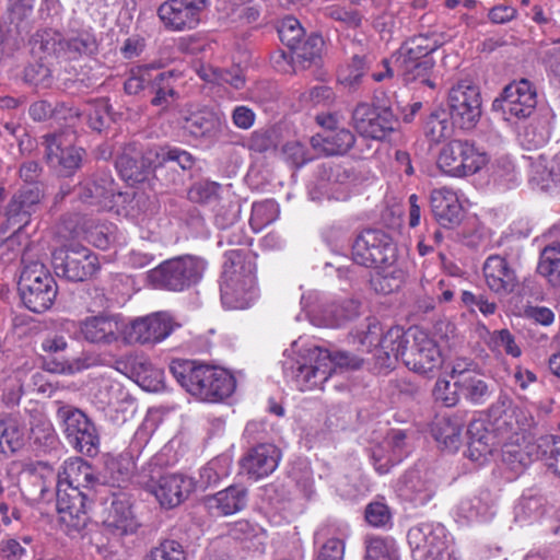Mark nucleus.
I'll return each mask as SVG.
<instances>
[{"label":"nucleus","instance_id":"nucleus-10","mask_svg":"<svg viewBox=\"0 0 560 560\" xmlns=\"http://www.w3.org/2000/svg\"><path fill=\"white\" fill-rule=\"evenodd\" d=\"M52 266L58 277L72 282L85 281L100 269L97 256L80 245L56 249L52 254Z\"/></svg>","mask_w":560,"mask_h":560},{"label":"nucleus","instance_id":"nucleus-50","mask_svg":"<svg viewBox=\"0 0 560 560\" xmlns=\"http://www.w3.org/2000/svg\"><path fill=\"white\" fill-rule=\"evenodd\" d=\"M376 113L377 112L368 104H359L353 110L352 119L354 129L366 140H380L375 133L373 135V122Z\"/></svg>","mask_w":560,"mask_h":560},{"label":"nucleus","instance_id":"nucleus-35","mask_svg":"<svg viewBox=\"0 0 560 560\" xmlns=\"http://www.w3.org/2000/svg\"><path fill=\"white\" fill-rule=\"evenodd\" d=\"M460 395L472 405H483L492 395L493 387L479 373H466L455 381Z\"/></svg>","mask_w":560,"mask_h":560},{"label":"nucleus","instance_id":"nucleus-48","mask_svg":"<svg viewBox=\"0 0 560 560\" xmlns=\"http://www.w3.org/2000/svg\"><path fill=\"white\" fill-rule=\"evenodd\" d=\"M312 144L314 142H283L277 158L300 167L314 160L313 149H310Z\"/></svg>","mask_w":560,"mask_h":560},{"label":"nucleus","instance_id":"nucleus-3","mask_svg":"<svg viewBox=\"0 0 560 560\" xmlns=\"http://www.w3.org/2000/svg\"><path fill=\"white\" fill-rule=\"evenodd\" d=\"M256 266L244 249L224 254L220 281L222 305L230 310H245L258 298Z\"/></svg>","mask_w":560,"mask_h":560},{"label":"nucleus","instance_id":"nucleus-51","mask_svg":"<svg viewBox=\"0 0 560 560\" xmlns=\"http://www.w3.org/2000/svg\"><path fill=\"white\" fill-rule=\"evenodd\" d=\"M365 544V560H398L394 540L370 537Z\"/></svg>","mask_w":560,"mask_h":560},{"label":"nucleus","instance_id":"nucleus-59","mask_svg":"<svg viewBox=\"0 0 560 560\" xmlns=\"http://www.w3.org/2000/svg\"><path fill=\"white\" fill-rule=\"evenodd\" d=\"M143 560H186V553L178 541L164 540L152 548Z\"/></svg>","mask_w":560,"mask_h":560},{"label":"nucleus","instance_id":"nucleus-55","mask_svg":"<svg viewBox=\"0 0 560 560\" xmlns=\"http://www.w3.org/2000/svg\"><path fill=\"white\" fill-rule=\"evenodd\" d=\"M490 177L495 185L502 188H511L517 182L515 166L508 156L495 160L491 167Z\"/></svg>","mask_w":560,"mask_h":560},{"label":"nucleus","instance_id":"nucleus-37","mask_svg":"<svg viewBox=\"0 0 560 560\" xmlns=\"http://www.w3.org/2000/svg\"><path fill=\"white\" fill-rule=\"evenodd\" d=\"M57 477V483H69L80 489L89 488L96 480L91 465L79 457L66 460Z\"/></svg>","mask_w":560,"mask_h":560},{"label":"nucleus","instance_id":"nucleus-44","mask_svg":"<svg viewBox=\"0 0 560 560\" xmlns=\"http://www.w3.org/2000/svg\"><path fill=\"white\" fill-rule=\"evenodd\" d=\"M360 302L354 299H346L330 304L325 310L326 325L337 327L355 318L360 314Z\"/></svg>","mask_w":560,"mask_h":560},{"label":"nucleus","instance_id":"nucleus-43","mask_svg":"<svg viewBox=\"0 0 560 560\" xmlns=\"http://www.w3.org/2000/svg\"><path fill=\"white\" fill-rule=\"evenodd\" d=\"M24 429L14 417L0 420V452L14 454L24 446Z\"/></svg>","mask_w":560,"mask_h":560},{"label":"nucleus","instance_id":"nucleus-28","mask_svg":"<svg viewBox=\"0 0 560 560\" xmlns=\"http://www.w3.org/2000/svg\"><path fill=\"white\" fill-rule=\"evenodd\" d=\"M347 537L346 528L334 525L320 527L315 533L317 548L314 560H343Z\"/></svg>","mask_w":560,"mask_h":560},{"label":"nucleus","instance_id":"nucleus-20","mask_svg":"<svg viewBox=\"0 0 560 560\" xmlns=\"http://www.w3.org/2000/svg\"><path fill=\"white\" fill-rule=\"evenodd\" d=\"M79 330L89 343L109 346L119 340L124 323L119 315L100 314L81 320Z\"/></svg>","mask_w":560,"mask_h":560},{"label":"nucleus","instance_id":"nucleus-9","mask_svg":"<svg viewBox=\"0 0 560 560\" xmlns=\"http://www.w3.org/2000/svg\"><path fill=\"white\" fill-rule=\"evenodd\" d=\"M537 106V91L527 79L508 84L499 97L492 103V109L502 115L503 119H526Z\"/></svg>","mask_w":560,"mask_h":560},{"label":"nucleus","instance_id":"nucleus-56","mask_svg":"<svg viewBox=\"0 0 560 560\" xmlns=\"http://www.w3.org/2000/svg\"><path fill=\"white\" fill-rule=\"evenodd\" d=\"M323 13L326 18L339 22L347 28H358L363 21V15L358 10L347 9L338 4L326 7Z\"/></svg>","mask_w":560,"mask_h":560},{"label":"nucleus","instance_id":"nucleus-13","mask_svg":"<svg viewBox=\"0 0 560 560\" xmlns=\"http://www.w3.org/2000/svg\"><path fill=\"white\" fill-rule=\"evenodd\" d=\"M448 106L453 125L460 129H472L481 116V96L479 88L463 80L448 92Z\"/></svg>","mask_w":560,"mask_h":560},{"label":"nucleus","instance_id":"nucleus-12","mask_svg":"<svg viewBox=\"0 0 560 560\" xmlns=\"http://www.w3.org/2000/svg\"><path fill=\"white\" fill-rule=\"evenodd\" d=\"M407 342L404 346L402 362L411 371L428 374L442 363V355L435 341L418 328L405 331Z\"/></svg>","mask_w":560,"mask_h":560},{"label":"nucleus","instance_id":"nucleus-5","mask_svg":"<svg viewBox=\"0 0 560 560\" xmlns=\"http://www.w3.org/2000/svg\"><path fill=\"white\" fill-rule=\"evenodd\" d=\"M61 431L78 453L94 457L100 452L101 438L95 423L81 409L62 405L57 409Z\"/></svg>","mask_w":560,"mask_h":560},{"label":"nucleus","instance_id":"nucleus-15","mask_svg":"<svg viewBox=\"0 0 560 560\" xmlns=\"http://www.w3.org/2000/svg\"><path fill=\"white\" fill-rule=\"evenodd\" d=\"M407 538L413 556L420 560L436 559L450 545L446 529L441 524H418L408 530Z\"/></svg>","mask_w":560,"mask_h":560},{"label":"nucleus","instance_id":"nucleus-57","mask_svg":"<svg viewBox=\"0 0 560 560\" xmlns=\"http://www.w3.org/2000/svg\"><path fill=\"white\" fill-rule=\"evenodd\" d=\"M512 405L511 399L506 395H500L494 404L489 408V417L493 420L494 430L513 431L511 416L508 415Z\"/></svg>","mask_w":560,"mask_h":560},{"label":"nucleus","instance_id":"nucleus-58","mask_svg":"<svg viewBox=\"0 0 560 560\" xmlns=\"http://www.w3.org/2000/svg\"><path fill=\"white\" fill-rule=\"evenodd\" d=\"M278 34L282 43L295 50L304 36V30L295 18L287 16L282 20Z\"/></svg>","mask_w":560,"mask_h":560},{"label":"nucleus","instance_id":"nucleus-23","mask_svg":"<svg viewBox=\"0 0 560 560\" xmlns=\"http://www.w3.org/2000/svg\"><path fill=\"white\" fill-rule=\"evenodd\" d=\"M68 342L63 336L58 334L47 335L40 342V350L46 354L43 357V369L55 374H74L86 365L80 359H67L62 353L67 350Z\"/></svg>","mask_w":560,"mask_h":560},{"label":"nucleus","instance_id":"nucleus-29","mask_svg":"<svg viewBox=\"0 0 560 560\" xmlns=\"http://www.w3.org/2000/svg\"><path fill=\"white\" fill-rule=\"evenodd\" d=\"M466 423V412L456 411L438 418L432 427L434 439L448 450H457Z\"/></svg>","mask_w":560,"mask_h":560},{"label":"nucleus","instance_id":"nucleus-14","mask_svg":"<svg viewBox=\"0 0 560 560\" xmlns=\"http://www.w3.org/2000/svg\"><path fill=\"white\" fill-rule=\"evenodd\" d=\"M43 196L44 190L38 186H22L5 208V220L0 224V233L11 232L13 235L22 231L31 222Z\"/></svg>","mask_w":560,"mask_h":560},{"label":"nucleus","instance_id":"nucleus-41","mask_svg":"<svg viewBox=\"0 0 560 560\" xmlns=\"http://www.w3.org/2000/svg\"><path fill=\"white\" fill-rule=\"evenodd\" d=\"M184 129L194 138H218L222 124L212 113H198L186 119Z\"/></svg>","mask_w":560,"mask_h":560},{"label":"nucleus","instance_id":"nucleus-49","mask_svg":"<svg viewBox=\"0 0 560 560\" xmlns=\"http://www.w3.org/2000/svg\"><path fill=\"white\" fill-rule=\"evenodd\" d=\"M537 271L550 281L560 276V243H551L541 250Z\"/></svg>","mask_w":560,"mask_h":560},{"label":"nucleus","instance_id":"nucleus-38","mask_svg":"<svg viewBox=\"0 0 560 560\" xmlns=\"http://www.w3.org/2000/svg\"><path fill=\"white\" fill-rule=\"evenodd\" d=\"M179 78V73L175 71L159 73L152 81L155 94L151 101L152 105L167 108L174 101L176 102L179 98V93L176 90V83Z\"/></svg>","mask_w":560,"mask_h":560},{"label":"nucleus","instance_id":"nucleus-54","mask_svg":"<svg viewBox=\"0 0 560 560\" xmlns=\"http://www.w3.org/2000/svg\"><path fill=\"white\" fill-rule=\"evenodd\" d=\"M453 125L450 124L443 112L432 113L423 126V132L428 140H444L451 137Z\"/></svg>","mask_w":560,"mask_h":560},{"label":"nucleus","instance_id":"nucleus-27","mask_svg":"<svg viewBox=\"0 0 560 560\" xmlns=\"http://www.w3.org/2000/svg\"><path fill=\"white\" fill-rule=\"evenodd\" d=\"M483 275L488 288L500 295L510 294L517 285L515 271L506 259L499 255H491L486 259Z\"/></svg>","mask_w":560,"mask_h":560},{"label":"nucleus","instance_id":"nucleus-21","mask_svg":"<svg viewBox=\"0 0 560 560\" xmlns=\"http://www.w3.org/2000/svg\"><path fill=\"white\" fill-rule=\"evenodd\" d=\"M159 151H148L138 154L135 151L133 143L128 142L122 149V153L116 159V167L121 176L128 180L142 182L151 172L161 171Z\"/></svg>","mask_w":560,"mask_h":560},{"label":"nucleus","instance_id":"nucleus-53","mask_svg":"<svg viewBox=\"0 0 560 560\" xmlns=\"http://www.w3.org/2000/svg\"><path fill=\"white\" fill-rule=\"evenodd\" d=\"M489 497L488 491H482L478 495L463 499L458 505V513L467 520L487 515L490 510Z\"/></svg>","mask_w":560,"mask_h":560},{"label":"nucleus","instance_id":"nucleus-64","mask_svg":"<svg viewBox=\"0 0 560 560\" xmlns=\"http://www.w3.org/2000/svg\"><path fill=\"white\" fill-rule=\"evenodd\" d=\"M459 390L455 386V382L439 378L433 388V397L435 401L441 402L445 407H454L459 400Z\"/></svg>","mask_w":560,"mask_h":560},{"label":"nucleus","instance_id":"nucleus-11","mask_svg":"<svg viewBox=\"0 0 560 560\" xmlns=\"http://www.w3.org/2000/svg\"><path fill=\"white\" fill-rule=\"evenodd\" d=\"M488 161V154L474 142H447L439 154L438 165L452 176H467L479 172Z\"/></svg>","mask_w":560,"mask_h":560},{"label":"nucleus","instance_id":"nucleus-46","mask_svg":"<svg viewBox=\"0 0 560 560\" xmlns=\"http://www.w3.org/2000/svg\"><path fill=\"white\" fill-rule=\"evenodd\" d=\"M279 213V205L272 199L254 202L249 219L250 226L254 231L259 232L265 226L275 222L278 219Z\"/></svg>","mask_w":560,"mask_h":560},{"label":"nucleus","instance_id":"nucleus-45","mask_svg":"<svg viewBox=\"0 0 560 560\" xmlns=\"http://www.w3.org/2000/svg\"><path fill=\"white\" fill-rule=\"evenodd\" d=\"M372 59L369 55H353L350 62L338 72V81L349 88H355L370 68Z\"/></svg>","mask_w":560,"mask_h":560},{"label":"nucleus","instance_id":"nucleus-34","mask_svg":"<svg viewBox=\"0 0 560 560\" xmlns=\"http://www.w3.org/2000/svg\"><path fill=\"white\" fill-rule=\"evenodd\" d=\"M115 196V187L112 177L102 173L81 184L78 197L91 205H105Z\"/></svg>","mask_w":560,"mask_h":560},{"label":"nucleus","instance_id":"nucleus-40","mask_svg":"<svg viewBox=\"0 0 560 560\" xmlns=\"http://www.w3.org/2000/svg\"><path fill=\"white\" fill-rule=\"evenodd\" d=\"M395 63L399 75L402 77L404 81L409 83L413 81H421L424 84L433 88L434 84L428 79L429 72L434 66L433 58L427 59H408L405 57H395Z\"/></svg>","mask_w":560,"mask_h":560},{"label":"nucleus","instance_id":"nucleus-8","mask_svg":"<svg viewBox=\"0 0 560 560\" xmlns=\"http://www.w3.org/2000/svg\"><path fill=\"white\" fill-rule=\"evenodd\" d=\"M88 494L69 483H57L56 509L59 523L69 536L80 534L88 525L90 517L86 510Z\"/></svg>","mask_w":560,"mask_h":560},{"label":"nucleus","instance_id":"nucleus-1","mask_svg":"<svg viewBox=\"0 0 560 560\" xmlns=\"http://www.w3.org/2000/svg\"><path fill=\"white\" fill-rule=\"evenodd\" d=\"M406 342L402 327L393 326L382 337L381 345L371 351L372 358L364 359L348 351L331 353L315 345L294 341L283 352L282 369L300 390L323 389L338 368L359 370L365 361L373 360V369L378 373L393 370L399 360L402 361Z\"/></svg>","mask_w":560,"mask_h":560},{"label":"nucleus","instance_id":"nucleus-16","mask_svg":"<svg viewBox=\"0 0 560 560\" xmlns=\"http://www.w3.org/2000/svg\"><path fill=\"white\" fill-rule=\"evenodd\" d=\"M108 505L105 510L103 525L105 529L116 537L135 534L140 523L132 511V502L126 492H113L106 499Z\"/></svg>","mask_w":560,"mask_h":560},{"label":"nucleus","instance_id":"nucleus-26","mask_svg":"<svg viewBox=\"0 0 560 560\" xmlns=\"http://www.w3.org/2000/svg\"><path fill=\"white\" fill-rule=\"evenodd\" d=\"M194 489L192 479L182 474L163 475L151 486V492L160 504L168 509L179 505Z\"/></svg>","mask_w":560,"mask_h":560},{"label":"nucleus","instance_id":"nucleus-52","mask_svg":"<svg viewBox=\"0 0 560 560\" xmlns=\"http://www.w3.org/2000/svg\"><path fill=\"white\" fill-rule=\"evenodd\" d=\"M545 499L541 495H523L515 506V518L518 522L537 520L544 514Z\"/></svg>","mask_w":560,"mask_h":560},{"label":"nucleus","instance_id":"nucleus-2","mask_svg":"<svg viewBox=\"0 0 560 560\" xmlns=\"http://www.w3.org/2000/svg\"><path fill=\"white\" fill-rule=\"evenodd\" d=\"M170 371L183 388L203 401H222L236 387L234 376L214 365L176 359L171 362Z\"/></svg>","mask_w":560,"mask_h":560},{"label":"nucleus","instance_id":"nucleus-17","mask_svg":"<svg viewBox=\"0 0 560 560\" xmlns=\"http://www.w3.org/2000/svg\"><path fill=\"white\" fill-rule=\"evenodd\" d=\"M409 452L407 434L399 429H392L380 443L369 448L370 459L380 475L389 472Z\"/></svg>","mask_w":560,"mask_h":560},{"label":"nucleus","instance_id":"nucleus-4","mask_svg":"<svg viewBox=\"0 0 560 560\" xmlns=\"http://www.w3.org/2000/svg\"><path fill=\"white\" fill-rule=\"evenodd\" d=\"M22 271L18 282L20 298L26 308L33 313L49 310L57 296V283L44 264L27 261L22 256Z\"/></svg>","mask_w":560,"mask_h":560},{"label":"nucleus","instance_id":"nucleus-33","mask_svg":"<svg viewBox=\"0 0 560 560\" xmlns=\"http://www.w3.org/2000/svg\"><path fill=\"white\" fill-rule=\"evenodd\" d=\"M46 159L51 167H61L72 172L78 168L81 161L83 150L78 148L73 142H45Z\"/></svg>","mask_w":560,"mask_h":560},{"label":"nucleus","instance_id":"nucleus-25","mask_svg":"<svg viewBox=\"0 0 560 560\" xmlns=\"http://www.w3.org/2000/svg\"><path fill=\"white\" fill-rule=\"evenodd\" d=\"M280 450L271 443H261L249 448L241 459L244 474L254 480L269 476L278 467Z\"/></svg>","mask_w":560,"mask_h":560},{"label":"nucleus","instance_id":"nucleus-32","mask_svg":"<svg viewBox=\"0 0 560 560\" xmlns=\"http://www.w3.org/2000/svg\"><path fill=\"white\" fill-rule=\"evenodd\" d=\"M247 503V489L233 485L207 498V505L220 515H231L243 510Z\"/></svg>","mask_w":560,"mask_h":560},{"label":"nucleus","instance_id":"nucleus-31","mask_svg":"<svg viewBox=\"0 0 560 560\" xmlns=\"http://www.w3.org/2000/svg\"><path fill=\"white\" fill-rule=\"evenodd\" d=\"M445 43L446 38L443 34H420L406 40L394 57H405L409 60L432 58V52Z\"/></svg>","mask_w":560,"mask_h":560},{"label":"nucleus","instance_id":"nucleus-6","mask_svg":"<svg viewBox=\"0 0 560 560\" xmlns=\"http://www.w3.org/2000/svg\"><path fill=\"white\" fill-rule=\"evenodd\" d=\"M206 261L196 256H180L162 262L150 271L154 287L170 291H184L200 281Z\"/></svg>","mask_w":560,"mask_h":560},{"label":"nucleus","instance_id":"nucleus-47","mask_svg":"<svg viewBox=\"0 0 560 560\" xmlns=\"http://www.w3.org/2000/svg\"><path fill=\"white\" fill-rule=\"evenodd\" d=\"M539 458L546 467L560 477V436L545 435L538 439Z\"/></svg>","mask_w":560,"mask_h":560},{"label":"nucleus","instance_id":"nucleus-7","mask_svg":"<svg viewBox=\"0 0 560 560\" xmlns=\"http://www.w3.org/2000/svg\"><path fill=\"white\" fill-rule=\"evenodd\" d=\"M352 259L355 264L368 268L389 267L397 259L396 244L382 230H364L353 242Z\"/></svg>","mask_w":560,"mask_h":560},{"label":"nucleus","instance_id":"nucleus-18","mask_svg":"<svg viewBox=\"0 0 560 560\" xmlns=\"http://www.w3.org/2000/svg\"><path fill=\"white\" fill-rule=\"evenodd\" d=\"M176 326L170 314L158 312L132 320L125 332L129 342L158 343L167 338Z\"/></svg>","mask_w":560,"mask_h":560},{"label":"nucleus","instance_id":"nucleus-63","mask_svg":"<svg viewBox=\"0 0 560 560\" xmlns=\"http://www.w3.org/2000/svg\"><path fill=\"white\" fill-rule=\"evenodd\" d=\"M33 44L48 55H56L63 50L65 40L54 30H42L33 36Z\"/></svg>","mask_w":560,"mask_h":560},{"label":"nucleus","instance_id":"nucleus-39","mask_svg":"<svg viewBox=\"0 0 560 560\" xmlns=\"http://www.w3.org/2000/svg\"><path fill=\"white\" fill-rule=\"evenodd\" d=\"M135 381L147 392H158L163 387L164 372L144 358L131 362Z\"/></svg>","mask_w":560,"mask_h":560},{"label":"nucleus","instance_id":"nucleus-60","mask_svg":"<svg viewBox=\"0 0 560 560\" xmlns=\"http://www.w3.org/2000/svg\"><path fill=\"white\" fill-rule=\"evenodd\" d=\"M373 125H375L373 135L375 133L378 139L384 140L398 130L399 121L395 118L392 109L384 106L380 107V112L376 113Z\"/></svg>","mask_w":560,"mask_h":560},{"label":"nucleus","instance_id":"nucleus-24","mask_svg":"<svg viewBox=\"0 0 560 560\" xmlns=\"http://www.w3.org/2000/svg\"><path fill=\"white\" fill-rule=\"evenodd\" d=\"M430 209L435 221L445 229H454L464 218V208L457 194L447 187L435 188L430 192Z\"/></svg>","mask_w":560,"mask_h":560},{"label":"nucleus","instance_id":"nucleus-62","mask_svg":"<svg viewBox=\"0 0 560 560\" xmlns=\"http://www.w3.org/2000/svg\"><path fill=\"white\" fill-rule=\"evenodd\" d=\"M63 50L69 54L70 58L80 55H92L97 50L95 38L90 34H80L68 40H65Z\"/></svg>","mask_w":560,"mask_h":560},{"label":"nucleus","instance_id":"nucleus-42","mask_svg":"<svg viewBox=\"0 0 560 560\" xmlns=\"http://www.w3.org/2000/svg\"><path fill=\"white\" fill-rule=\"evenodd\" d=\"M384 335L381 323L375 317H368L365 323L350 332L349 342L358 345L362 350L365 349L368 353H371L372 347L376 348L381 345Z\"/></svg>","mask_w":560,"mask_h":560},{"label":"nucleus","instance_id":"nucleus-19","mask_svg":"<svg viewBox=\"0 0 560 560\" xmlns=\"http://www.w3.org/2000/svg\"><path fill=\"white\" fill-rule=\"evenodd\" d=\"M207 0H168L159 7L158 15L173 31L194 28L200 20Z\"/></svg>","mask_w":560,"mask_h":560},{"label":"nucleus","instance_id":"nucleus-36","mask_svg":"<svg viewBox=\"0 0 560 560\" xmlns=\"http://www.w3.org/2000/svg\"><path fill=\"white\" fill-rule=\"evenodd\" d=\"M534 458H539L538 442L536 444L527 443L526 445L505 443L501 448L502 463L515 472L523 471Z\"/></svg>","mask_w":560,"mask_h":560},{"label":"nucleus","instance_id":"nucleus-61","mask_svg":"<svg viewBox=\"0 0 560 560\" xmlns=\"http://www.w3.org/2000/svg\"><path fill=\"white\" fill-rule=\"evenodd\" d=\"M219 189L220 185L215 182L200 180L189 188L187 197L196 203H210L218 199Z\"/></svg>","mask_w":560,"mask_h":560},{"label":"nucleus","instance_id":"nucleus-22","mask_svg":"<svg viewBox=\"0 0 560 560\" xmlns=\"http://www.w3.org/2000/svg\"><path fill=\"white\" fill-rule=\"evenodd\" d=\"M439 482L431 470H408L398 482L399 495L416 505L427 504L435 494Z\"/></svg>","mask_w":560,"mask_h":560},{"label":"nucleus","instance_id":"nucleus-30","mask_svg":"<svg viewBox=\"0 0 560 560\" xmlns=\"http://www.w3.org/2000/svg\"><path fill=\"white\" fill-rule=\"evenodd\" d=\"M467 433L469 435L467 457L479 465L485 464L492 455L494 435L480 421L471 422Z\"/></svg>","mask_w":560,"mask_h":560}]
</instances>
